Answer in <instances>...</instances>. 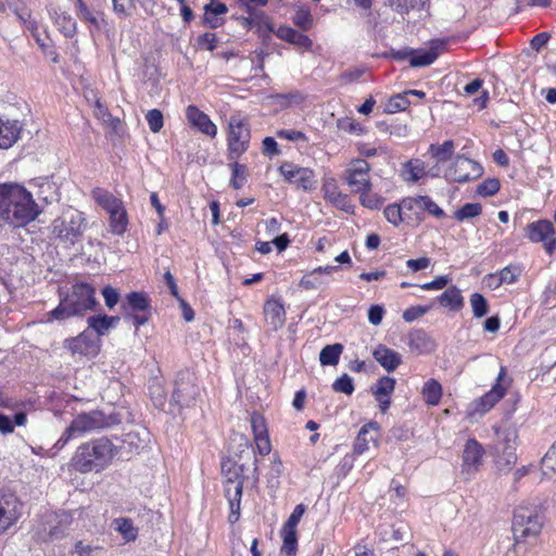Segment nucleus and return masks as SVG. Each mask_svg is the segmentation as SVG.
I'll use <instances>...</instances> for the list:
<instances>
[{
    "label": "nucleus",
    "instance_id": "61",
    "mask_svg": "<svg viewBox=\"0 0 556 556\" xmlns=\"http://www.w3.org/2000/svg\"><path fill=\"white\" fill-rule=\"evenodd\" d=\"M432 306H433L432 304L410 306L404 311L403 319L406 323H413L414 320H416V319L420 318L421 316H424L425 314H427L432 308Z\"/></svg>",
    "mask_w": 556,
    "mask_h": 556
},
{
    "label": "nucleus",
    "instance_id": "43",
    "mask_svg": "<svg viewBox=\"0 0 556 556\" xmlns=\"http://www.w3.org/2000/svg\"><path fill=\"white\" fill-rule=\"evenodd\" d=\"M54 24L65 37H73L77 31V23L67 12H55Z\"/></svg>",
    "mask_w": 556,
    "mask_h": 556
},
{
    "label": "nucleus",
    "instance_id": "15",
    "mask_svg": "<svg viewBox=\"0 0 556 556\" xmlns=\"http://www.w3.org/2000/svg\"><path fill=\"white\" fill-rule=\"evenodd\" d=\"M484 448L476 439H468L462 454L460 475L464 480H471L482 466Z\"/></svg>",
    "mask_w": 556,
    "mask_h": 556
},
{
    "label": "nucleus",
    "instance_id": "25",
    "mask_svg": "<svg viewBox=\"0 0 556 556\" xmlns=\"http://www.w3.org/2000/svg\"><path fill=\"white\" fill-rule=\"evenodd\" d=\"M381 437L380 427L377 422L370 421L368 424H365L354 442V451L357 454H362L365 451H368L370 447V443L378 447V441Z\"/></svg>",
    "mask_w": 556,
    "mask_h": 556
},
{
    "label": "nucleus",
    "instance_id": "4",
    "mask_svg": "<svg viewBox=\"0 0 556 556\" xmlns=\"http://www.w3.org/2000/svg\"><path fill=\"white\" fill-rule=\"evenodd\" d=\"M220 470L224 495L230 508L228 521L235 525L241 515L243 485L248 480L245 467L231 457H226L222 460Z\"/></svg>",
    "mask_w": 556,
    "mask_h": 556
},
{
    "label": "nucleus",
    "instance_id": "55",
    "mask_svg": "<svg viewBox=\"0 0 556 556\" xmlns=\"http://www.w3.org/2000/svg\"><path fill=\"white\" fill-rule=\"evenodd\" d=\"M218 46V37L214 33L206 31L195 38V47L199 50L214 51Z\"/></svg>",
    "mask_w": 556,
    "mask_h": 556
},
{
    "label": "nucleus",
    "instance_id": "52",
    "mask_svg": "<svg viewBox=\"0 0 556 556\" xmlns=\"http://www.w3.org/2000/svg\"><path fill=\"white\" fill-rule=\"evenodd\" d=\"M469 302L472 308V314L476 318H482L488 314L489 303L481 293H472L470 295Z\"/></svg>",
    "mask_w": 556,
    "mask_h": 556
},
{
    "label": "nucleus",
    "instance_id": "32",
    "mask_svg": "<svg viewBox=\"0 0 556 556\" xmlns=\"http://www.w3.org/2000/svg\"><path fill=\"white\" fill-rule=\"evenodd\" d=\"M427 175L426 164L420 159H412L402 165L400 176L409 184H415Z\"/></svg>",
    "mask_w": 556,
    "mask_h": 556
},
{
    "label": "nucleus",
    "instance_id": "1",
    "mask_svg": "<svg viewBox=\"0 0 556 556\" xmlns=\"http://www.w3.org/2000/svg\"><path fill=\"white\" fill-rule=\"evenodd\" d=\"M41 208L30 191L17 184H0V222L22 228L34 222Z\"/></svg>",
    "mask_w": 556,
    "mask_h": 556
},
{
    "label": "nucleus",
    "instance_id": "48",
    "mask_svg": "<svg viewBox=\"0 0 556 556\" xmlns=\"http://www.w3.org/2000/svg\"><path fill=\"white\" fill-rule=\"evenodd\" d=\"M337 128L343 134L348 135H363L365 132V128L358 123L356 119L350 116H344L337 119Z\"/></svg>",
    "mask_w": 556,
    "mask_h": 556
},
{
    "label": "nucleus",
    "instance_id": "19",
    "mask_svg": "<svg viewBox=\"0 0 556 556\" xmlns=\"http://www.w3.org/2000/svg\"><path fill=\"white\" fill-rule=\"evenodd\" d=\"M369 170L368 162L363 159H355L350 162L345 180L353 191L358 192L369 189Z\"/></svg>",
    "mask_w": 556,
    "mask_h": 556
},
{
    "label": "nucleus",
    "instance_id": "20",
    "mask_svg": "<svg viewBox=\"0 0 556 556\" xmlns=\"http://www.w3.org/2000/svg\"><path fill=\"white\" fill-rule=\"evenodd\" d=\"M250 421L256 452L261 456L269 455L273 447L266 418L261 413L253 412Z\"/></svg>",
    "mask_w": 556,
    "mask_h": 556
},
{
    "label": "nucleus",
    "instance_id": "12",
    "mask_svg": "<svg viewBox=\"0 0 556 556\" xmlns=\"http://www.w3.org/2000/svg\"><path fill=\"white\" fill-rule=\"evenodd\" d=\"M122 309L130 317L136 329L147 324L151 317V300L146 292L132 291L126 294Z\"/></svg>",
    "mask_w": 556,
    "mask_h": 556
},
{
    "label": "nucleus",
    "instance_id": "9",
    "mask_svg": "<svg viewBox=\"0 0 556 556\" xmlns=\"http://www.w3.org/2000/svg\"><path fill=\"white\" fill-rule=\"evenodd\" d=\"M495 433L502 445L495 457L496 469L502 472H509L517 463V429L513 426H508L503 429H495Z\"/></svg>",
    "mask_w": 556,
    "mask_h": 556
},
{
    "label": "nucleus",
    "instance_id": "26",
    "mask_svg": "<svg viewBox=\"0 0 556 556\" xmlns=\"http://www.w3.org/2000/svg\"><path fill=\"white\" fill-rule=\"evenodd\" d=\"M275 35L280 40L288 42L298 49H302L304 51H311L313 49V40L303 31H298L290 26L280 25L276 29Z\"/></svg>",
    "mask_w": 556,
    "mask_h": 556
},
{
    "label": "nucleus",
    "instance_id": "63",
    "mask_svg": "<svg viewBox=\"0 0 556 556\" xmlns=\"http://www.w3.org/2000/svg\"><path fill=\"white\" fill-rule=\"evenodd\" d=\"M402 364V356L400 353L384 348V370L388 372L393 371Z\"/></svg>",
    "mask_w": 556,
    "mask_h": 556
},
{
    "label": "nucleus",
    "instance_id": "57",
    "mask_svg": "<svg viewBox=\"0 0 556 556\" xmlns=\"http://www.w3.org/2000/svg\"><path fill=\"white\" fill-rule=\"evenodd\" d=\"M146 119L152 132H160L164 126L163 113L159 109H152L146 114Z\"/></svg>",
    "mask_w": 556,
    "mask_h": 556
},
{
    "label": "nucleus",
    "instance_id": "41",
    "mask_svg": "<svg viewBox=\"0 0 556 556\" xmlns=\"http://www.w3.org/2000/svg\"><path fill=\"white\" fill-rule=\"evenodd\" d=\"M231 169L230 187L235 190L241 189L248 180V166L239 163V160H228Z\"/></svg>",
    "mask_w": 556,
    "mask_h": 556
},
{
    "label": "nucleus",
    "instance_id": "49",
    "mask_svg": "<svg viewBox=\"0 0 556 556\" xmlns=\"http://www.w3.org/2000/svg\"><path fill=\"white\" fill-rule=\"evenodd\" d=\"M428 0H388V4L400 13H407L409 10H424Z\"/></svg>",
    "mask_w": 556,
    "mask_h": 556
},
{
    "label": "nucleus",
    "instance_id": "29",
    "mask_svg": "<svg viewBox=\"0 0 556 556\" xmlns=\"http://www.w3.org/2000/svg\"><path fill=\"white\" fill-rule=\"evenodd\" d=\"M403 206L409 211L414 208L426 211L438 218L445 216L444 211L441 207H439L437 203L433 202L432 199L428 195L406 198L403 200Z\"/></svg>",
    "mask_w": 556,
    "mask_h": 556
},
{
    "label": "nucleus",
    "instance_id": "38",
    "mask_svg": "<svg viewBox=\"0 0 556 556\" xmlns=\"http://www.w3.org/2000/svg\"><path fill=\"white\" fill-rule=\"evenodd\" d=\"M421 395L427 405H438L442 397L441 383L435 379L427 380L421 389Z\"/></svg>",
    "mask_w": 556,
    "mask_h": 556
},
{
    "label": "nucleus",
    "instance_id": "36",
    "mask_svg": "<svg viewBox=\"0 0 556 556\" xmlns=\"http://www.w3.org/2000/svg\"><path fill=\"white\" fill-rule=\"evenodd\" d=\"M444 46V41H433L429 50L417 54H412L409 64L412 67H424L432 64L439 56V48Z\"/></svg>",
    "mask_w": 556,
    "mask_h": 556
},
{
    "label": "nucleus",
    "instance_id": "39",
    "mask_svg": "<svg viewBox=\"0 0 556 556\" xmlns=\"http://www.w3.org/2000/svg\"><path fill=\"white\" fill-rule=\"evenodd\" d=\"M280 534L282 539L280 553L285 556H295L298 553V530L282 527Z\"/></svg>",
    "mask_w": 556,
    "mask_h": 556
},
{
    "label": "nucleus",
    "instance_id": "30",
    "mask_svg": "<svg viewBox=\"0 0 556 556\" xmlns=\"http://www.w3.org/2000/svg\"><path fill=\"white\" fill-rule=\"evenodd\" d=\"M118 316H109V315H92L87 318L88 328L91 332L93 331V337L105 336L112 328H114L118 321Z\"/></svg>",
    "mask_w": 556,
    "mask_h": 556
},
{
    "label": "nucleus",
    "instance_id": "45",
    "mask_svg": "<svg viewBox=\"0 0 556 556\" xmlns=\"http://www.w3.org/2000/svg\"><path fill=\"white\" fill-rule=\"evenodd\" d=\"M343 346L340 343L326 345L319 353V362L324 366H334L339 363Z\"/></svg>",
    "mask_w": 556,
    "mask_h": 556
},
{
    "label": "nucleus",
    "instance_id": "28",
    "mask_svg": "<svg viewBox=\"0 0 556 556\" xmlns=\"http://www.w3.org/2000/svg\"><path fill=\"white\" fill-rule=\"evenodd\" d=\"M21 132L18 121L0 118V149L11 148L20 139Z\"/></svg>",
    "mask_w": 556,
    "mask_h": 556
},
{
    "label": "nucleus",
    "instance_id": "31",
    "mask_svg": "<svg viewBox=\"0 0 556 556\" xmlns=\"http://www.w3.org/2000/svg\"><path fill=\"white\" fill-rule=\"evenodd\" d=\"M91 198L106 213L121 208L124 206V202L122 199L115 197L111 191L101 187H94L91 192Z\"/></svg>",
    "mask_w": 556,
    "mask_h": 556
},
{
    "label": "nucleus",
    "instance_id": "24",
    "mask_svg": "<svg viewBox=\"0 0 556 556\" xmlns=\"http://www.w3.org/2000/svg\"><path fill=\"white\" fill-rule=\"evenodd\" d=\"M505 375L506 369L505 367H502L497 376V382L493 386V388L472 403L475 406L473 410L476 413H486L505 395V388L500 384V381L505 377Z\"/></svg>",
    "mask_w": 556,
    "mask_h": 556
},
{
    "label": "nucleus",
    "instance_id": "42",
    "mask_svg": "<svg viewBox=\"0 0 556 556\" xmlns=\"http://www.w3.org/2000/svg\"><path fill=\"white\" fill-rule=\"evenodd\" d=\"M291 21L302 31H308L314 26L312 11L306 5L298 7L291 17Z\"/></svg>",
    "mask_w": 556,
    "mask_h": 556
},
{
    "label": "nucleus",
    "instance_id": "7",
    "mask_svg": "<svg viewBox=\"0 0 556 556\" xmlns=\"http://www.w3.org/2000/svg\"><path fill=\"white\" fill-rule=\"evenodd\" d=\"M86 227L84 214L76 212L55 218L51 225V232L64 248H72L81 240Z\"/></svg>",
    "mask_w": 556,
    "mask_h": 556
},
{
    "label": "nucleus",
    "instance_id": "23",
    "mask_svg": "<svg viewBox=\"0 0 556 556\" xmlns=\"http://www.w3.org/2000/svg\"><path fill=\"white\" fill-rule=\"evenodd\" d=\"M263 314L266 325L271 331H278L286 324V308L282 300L278 296L270 295L263 305Z\"/></svg>",
    "mask_w": 556,
    "mask_h": 556
},
{
    "label": "nucleus",
    "instance_id": "17",
    "mask_svg": "<svg viewBox=\"0 0 556 556\" xmlns=\"http://www.w3.org/2000/svg\"><path fill=\"white\" fill-rule=\"evenodd\" d=\"M482 173L483 169L479 163L458 155L447 168L445 177L455 182L464 184L479 178Z\"/></svg>",
    "mask_w": 556,
    "mask_h": 556
},
{
    "label": "nucleus",
    "instance_id": "58",
    "mask_svg": "<svg viewBox=\"0 0 556 556\" xmlns=\"http://www.w3.org/2000/svg\"><path fill=\"white\" fill-rule=\"evenodd\" d=\"M500 275V282L514 283L521 275V268L518 265H508L502 270L497 271Z\"/></svg>",
    "mask_w": 556,
    "mask_h": 556
},
{
    "label": "nucleus",
    "instance_id": "34",
    "mask_svg": "<svg viewBox=\"0 0 556 556\" xmlns=\"http://www.w3.org/2000/svg\"><path fill=\"white\" fill-rule=\"evenodd\" d=\"M33 38L38 45L41 52L48 56L52 63L56 64L60 62V55L54 48V45L45 28H40L38 31L34 33Z\"/></svg>",
    "mask_w": 556,
    "mask_h": 556
},
{
    "label": "nucleus",
    "instance_id": "8",
    "mask_svg": "<svg viewBox=\"0 0 556 556\" xmlns=\"http://www.w3.org/2000/svg\"><path fill=\"white\" fill-rule=\"evenodd\" d=\"M543 526V516L534 507L519 506L514 511L513 532L517 542L520 539L536 536Z\"/></svg>",
    "mask_w": 556,
    "mask_h": 556
},
{
    "label": "nucleus",
    "instance_id": "16",
    "mask_svg": "<svg viewBox=\"0 0 556 556\" xmlns=\"http://www.w3.org/2000/svg\"><path fill=\"white\" fill-rule=\"evenodd\" d=\"M279 173L289 184L295 185L305 191L315 189V173L308 167H301L291 162H283L279 168Z\"/></svg>",
    "mask_w": 556,
    "mask_h": 556
},
{
    "label": "nucleus",
    "instance_id": "60",
    "mask_svg": "<svg viewBox=\"0 0 556 556\" xmlns=\"http://www.w3.org/2000/svg\"><path fill=\"white\" fill-rule=\"evenodd\" d=\"M501 187L500 180L496 178H488L477 188V193L481 197L494 195Z\"/></svg>",
    "mask_w": 556,
    "mask_h": 556
},
{
    "label": "nucleus",
    "instance_id": "11",
    "mask_svg": "<svg viewBox=\"0 0 556 556\" xmlns=\"http://www.w3.org/2000/svg\"><path fill=\"white\" fill-rule=\"evenodd\" d=\"M63 348L73 357L92 359L100 354L102 340L99 337H93L89 329H85L75 337L66 338L63 341Z\"/></svg>",
    "mask_w": 556,
    "mask_h": 556
},
{
    "label": "nucleus",
    "instance_id": "47",
    "mask_svg": "<svg viewBox=\"0 0 556 556\" xmlns=\"http://www.w3.org/2000/svg\"><path fill=\"white\" fill-rule=\"evenodd\" d=\"M429 152L438 160L439 163L446 162L451 160L454 154V142L452 140H446L440 146L431 144Z\"/></svg>",
    "mask_w": 556,
    "mask_h": 556
},
{
    "label": "nucleus",
    "instance_id": "10",
    "mask_svg": "<svg viewBox=\"0 0 556 556\" xmlns=\"http://www.w3.org/2000/svg\"><path fill=\"white\" fill-rule=\"evenodd\" d=\"M197 377L188 369L180 370L175 380V387L172 393V401L179 408H190L197 404L200 395V388Z\"/></svg>",
    "mask_w": 556,
    "mask_h": 556
},
{
    "label": "nucleus",
    "instance_id": "44",
    "mask_svg": "<svg viewBox=\"0 0 556 556\" xmlns=\"http://www.w3.org/2000/svg\"><path fill=\"white\" fill-rule=\"evenodd\" d=\"M113 526L126 542H134L138 536V529L130 518H115Z\"/></svg>",
    "mask_w": 556,
    "mask_h": 556
},
{
    "label": "nucleus",
    "instance_id": "53",
    "mask_svg": "<svg viewBox=\"0 0 556 556\" xmlns=\"http://www.w3.org/2000/svg\"><path fill=\"white\" fill-rule=\"evenodd\" d=\"M93 109L94 116L103 123L113 127L119 123V119L117 117H113L108 106L100 99L96 100Z\"/></svg>",
    "mask_w": 556,
    "mask_h": 556
},
{
    "label": "nucleus",
    "instance_id": "22",
    "mask_svg": "<svg viewBox=\"0 0 556 556\" xmlns=\"http://www.w3.org/2000/svg\"><path fill=\"white\" fill-rule=\"evenodd\" d=\"M186 118L189 126L197 131L210 137L217 136V126L211 117L201 111L197 105L189 104L185 110Z\"/></svg>",
    "mask_w": 556,
    "mask_h": 556
},
{
    "label": "nucleus",
    "instance_id": "50",
    "mask_svg": "<svg viewBox=\"0 0 556 556\" xmlns=\"http://www.w3.org/2000/svg\"><path fill=\"white\" fill-rule=\"evenodd\" d=\"M271 99L281 106L288 108L292 104H300L304 102L305 96L299 90H293L287 93L273 94Z\"/></svg>",
    "mask_w": 556,
    "mask_h": 556
},
{
    "label": "nucleus",
    "instance_id": "37",
    "mask_svg": "<svg viewBox=\"0 0 556 556\" xmlns=\"http://www.w3.org/2000/svg\"><path fill=\"white\" fill-rule=\"evenodd\" d=\"M437 301L442 306L448 307L452 311H459L464 306V298L460 290L455 286L446 289L437 298Z\"/></svg>",
    "mask_w": 556,
    "mask_h": 556
},
{
    "label": "nucleus",
    "instance_id": "35",
    "mask_svg": "<svg viewBox=\"0 0 556 556\" xmlns=\"http://www.w3.org/2000/svg\"><path fill=\"white\" fill-rule=\"evenodd\" d=\"M109 214V227L113 235L122 236L126 232L129 219L125 205L121 208H115Z\"/></svg>",
    "mask_w": 556,
    "mask_h": 556
},
{
    "label": "nucleus",
    "instance_id": "21",
    "mask_svg": "<svg viewBox=\"0 0 556 556\" xmlns=\"http://www.w3.org/2000/svg\"><path fill=\"white\" fill-rule=\"evenodd\" d=\"M324 199L331 203L337 208L353 214L355 205L352 203L350 197L342 193L338 181L333 177L325 178L321 186Z\"/></svg>",
    "mask_w": 556,
    "mask_h": 556
},
{
    "label": "nucleus",
    "instance_id": "46",
    "mask_svg": "<svg viewBox=\"0 0 556 556\" xmlns=\"http://www.w3.org/2000/svg\"><path fill=\"white\" fill-rule=\"evenodd\" d=\"M407 97L408 92H401L392 96L384 104V113L394 114L405 111L410 104Z\"/></svg>",
    "mask_w": 556,
    "mask_h": 556
},
{
    "label": "nucleus",
    "instance_id": "40",
    "mask_svg": "<svg viewBox=\"0 0 556 556\" xmlns=\"http://www.w3.org/2000/svg\"><path fill=\"white\" fill-rule=\"evenodd\" d=\"M410 539L409 528L407 525L400 522L396 527H392V536L391 540L394 542H403L401 544L402 553L405 555H410L413 552L414 546L412 544H408V541ZM390 541L384 539V543H388Z\"/></svg>",
    "mask_w": 556,
    "mask_h": 556
},
{
    "label": "nucleus",
    "instance_id": "6",
    "mask_svg": "<svg viewBox=\"0 0 556 556\" xmlns=\"http://www.w3.org/2000/svg\"><path fill=\"white\" fill-rule=\"evenodd\" d=\"M110 426L109 418L102 410L94 409L80 413L74 417L70 426L64 430L55 443L58 448H63L72 439L81 437L87 432L98 431Z\"/></svg>",
    "mask_w": 556,
    "mask_h": 556
},
{
    "label": "nucleus",
    "instance_id": "56",
    "mask_svg": "<svg viewBox=\"0 0 556 556\" xmlns=\"http://www.w3.org/2000/svg\"><path fill=\"white\" fill-rule=\"evenodd\" d=\"M541 464L544 476H548L549 473L556 476V442L546 452Z\"/></svg>",
    "mask_w": 556,
    "mask_h": 556
},
{
    "label": "nucleus",
    "instance_id": "59",
    "mask_svg": "<svg viewBox=\"0 0 556 556\" xmlns=\"http://www.w3.org/2000/svg\"><path fill=\"white\" fill-rule=\"evenodd\" d=\"M113 12L119 17H128L135 9L134 0H112Z\"/></svg>",
    "mask_w": 556,
    "mask_h": 556
},
{
    "label": "nucleus",
    "instance_id": "2",
    "mask_svg": "<svg viewBox=\"0 0 556 556\" xmlns=\"http://www.w3.org/2000/svg\"><path fill=\"white\" fill-rule=\"evenodd\" d=\"M98 306L94 287L84 281L75 282L66 293H60V303L46 314V321L84 317L87 312L96 311Z\"/></svg>",
    "mask_w": 556,
    "mask_h": 556
},
{
    "label": "nucleus",
    "instance_id": "64",
    "mask_svg": "<svg viewBox=\"0 0 556 556\" xmlns=\"http://www.w3.org/2000/svg\"><path fill=\"white\" fill-rule=\"evenodd\" d=\"M332 388L336 392H342L344 394H352L354 391V384L352 379L346 375H342L339 377L332 384Z\"/></svg>",
    "mask_w": 556,
    "mask_h": 556
},
{
    "label": "nucleus",
    "instance_id": "13",
    "mask_svg": "<svg viewBox=\"0 0 556 556\" xmlns=\"http://www.w3.org/2000/svg\"><path fill=\"white\" fill-rule=\"evenodd\" d=\"M24 503L8 490H0V535L15 526L23 516Z\"/></svg>",
    "mask_w": 556,
    "mask_h": 556
},
{
    "label": "nucleus",
    "instance_id": "5",
    "mask_svg": "<svg viewBox=\"0 0 556 556\" xmlns=\"http://www.w3.org/2000/svg\"><path fill=\"white\" fill-rule=\"evenodd\" d=\"M251 138L249 118L240 114L231 115L226 128L227 160H240L250 149Z\"/></svg>",
    "mask_w": 556,
    "mask_h": 556
},
{
    "label": "nucleus",
    "instance_id": "51",
    "mask_svg": "<svg viewBox=\"0 0 556 556\" xmlns=\"http://www.w3.org/2000/svg\"><path fill=\"white\" fill-rule=\"evenodd\" d=\"M75 10L77 16L85 23H88L96 27V29H100L99 21L96 14L89 9L84 0H76Z\"/></svg>",
    "mask_w": 556,
    "mask_h": 556
},
{
    "label": "nucleus",
    "instance_id": "3",
    "mask_svg": "<svg viewBox=\"0 0 556 556\" xmlns=\"http://www.w3.org/2000/svg\"><path fill=\"white\" fill-rule=\"evenodd\" d=\"M116 454L117 447L109 438L91 439L76 448L70 466L80 473L100 472L112 463Z\"/></svg>",
    "mask_w": 556,
    "mask_h": 556
},
{
    "label": "nucleus",
    "instance_id": "14",
    "mask_svg": "<svg viewBox=\"0 0 556 556\" xmlns=\"http://www.w3.org/2000/svg\"><path fill=\"white\" fill-rule=\"evenodd\" d=\"M526 236L531 242H542L548 255H553L556 251V230L552 222L540 219L528 224Z\"/></svg>",
    "mask_w": 556,
    "mask_h": 556
},
{
    "label": "nucleus",
    "instance_id": "27",
    "mask_svg": "<svg viewBox=\"0 0 556 556\" xmlns=\"http://www.w3.org/2000/svg\"><path fill=\"white\" fill-rule=\"evenodd\" d=\"M407 344L417 354H428L435 348V342L424 329H413L408 333Z\"/></svg>",
    "mask_w": 556,
    "mask_h": 556
},
{
    "label": "nucleus",
    "instance_id": "33",
    "mask_svg": "<svg viewBox=\"0 0 556 556\" xmlns=\"http://www.w3.org/2000/svg\"><path fill=\"white\" fill-rule=\"evenodd\" d=\"M336 269H338V266H318L301 278L299 287L303 290L317 289L323 285L321 276L324 274H331Z\"/></svg>",
    "mask_w": 556,
    "mask_h": 556
},
{
    "label": "nucleus",
    "instance_id": "62",
    "mask_svg": "<svg viewBox=\"0 0 556 556\" xmlns=\"http://www.w3.org/2000/svg\"><path fill=\"white\" fill-rule=\"evenodd\" d=\"M283 471V464L278 454H275L270 464V472L268 483L271 486H277L279 484V478Z\"/></svg>",
    "mask_w": 556,
    "mask_h": 556
},
{
    "label": "nucleus",
    "instance_id": "18",
    "mask_svg": "<svg viewBox=\"0 0 556 556\" xmlns=\"http://www.w3.org/2000/svg\"><path fill=\"white\" fill-rule=\"evenodd\" d=\"M240 24L248 30H254L264 46H268L271 34H275L271 17L264 12H251L249 16H241Z\"/></svg>",
    "mask_w": 556,
    "mask_h": 556
},
{
    "label": "nucleus",
    "instance_id": "54",
    "mask_svg": "<svg viewBox=\"0 0 556 556\" xmlns=\"http://www.w3.org/2000/svg\"><path fill=\"white\" fill-rule=\"evenodd\" d=\"M482 213V206L479 203H466L460 208L455 211L454 216L458 222L473 218Z\"/></svg>",
    "mask_w": 556,
    "mask_h": 556
}]
</instances>
